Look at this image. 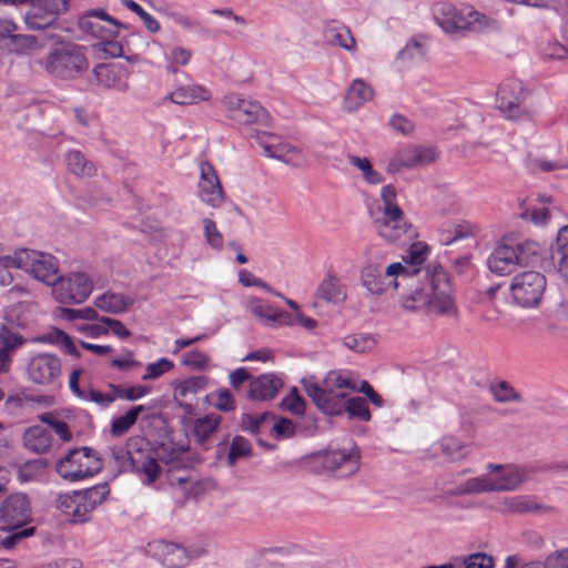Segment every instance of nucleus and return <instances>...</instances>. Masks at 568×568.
<instances>
[{"instance_id":"obj_10","label":"nucleus","mask_w":568,"mask_h":568,"mask_svg":"<svg viewBox=\"0 0 568 568\" xmlns=\"http://www.w3.org/2000/svg\"><path fill=\"white\" fill-rule=\"evenodd\" d=\"M94 288V282L89 274L82 271H71L58 275L52 285V296L65 305H78L84 303Z\"/></svg>"},{"instance_id":"obj_26","label":"nucleus","mask_w":568,"mask_h":568,"mask_svg":"<svg viewBox=\"0 0 568 568\" xmlns=\"http://www.w3.org/2000/svg\"><path fill=\"white\" fill-rule=\"evenodd\" d=\"M94 75L99 84L104 88L114 89L120 92H126L129 90V71L124 65L102 63L94 68Z\"/></svg>"},{"instance_id":"obj_49","label":"nucleus","mask_w":568,"mask_h":568,"mask_svg":"<svg viewBox=\"0 0 568 568\" xmlns=\"http://www.w3.org/2000/svg\"><path fill=\"white\" fill-rule=\"evenodd\" d=\"M379 215H389L398 212H404L397 204V191L392 184L384 185L381 189Z\"/></svg>"},{"instance_id":"obj_52","label":"nucleus","mask_w":568,"mask_h":568,"mask_svg":"<svg viewBox=\"0 0 568 568\" xmlns=\"http://www.w3.org/2000/svg\"><path fill=\"white\" fill-rule=\"evenodd\" d=\"M28 305L24 303H18L4 311L3 323L12 327L23 328L28 324V318L24 313Z\"/></svg>"},{"instance_id":"obj_30","label":"nucleus","mask_w":568,"mask_h":568,"mask_svg":"<svg viewBox=\"0 0 568 568\" xmlns=\"http://www.w3.org/2000/svg\"><path fill=\"white\" fill-rule=\"evenodd\" d=\"M69 416L59 412H45L38 416V419L48 426V429L55 435V447L63 446L73 440V433L68 422Z\"/></svg>"},{"instance_id":"obj_13","label":"nucleus","mask_w":568,"mask_h":568,"mask_svg":"<svg viewBox=\"0 0 568 568\" xmlns=\"http://www.w3.org/2000/svg\"><path fill=\"white\" fill-rule=\"evenodd\" d=\"M20 270L34 280L52 286L59 275V261L50 253L18 248Z\"/></svg>"},{"instance_id":"obj_27","label":"nucleus","mask_w":568,"mask_h":568,"mask_svg":"<svg viewBox=\"0 0 568 568\" xmlns=\"http://www.w3.org/2000/svg\"><path fill=\"white\" fill-rule=\"evenodd\" d=\"M207 385L209 378L206 376H191L175 381L172 383L173 398L180 407L191 412L193 409L192 405L184 402L205 390Z\"/></svg>"},{"instance_id":"obj_57","label":"nucleus","mask_w":568,"mask_h":568,"mask_svg":"<svg viewBox=\"0 0 568 568\" xmlns=\"http://www.w3.org/2000/svg\"><path fill=\"white\" fill-rule=\"evenodd\" d=\"M344 407L351 417H356L362 420L371 419V413L367 403L362 397H353L345 403L343 402V408Z\"/></svg>"},{"instance_id":"obj_46","label":"nucleus","mask_w":568,"mask_h":568,"mask_svg":"<svg viewBox=\"0 0 568 568\" xmlns=\"http://www.w3.org/2000/svg\"><path fill=\"white\" fill-rule=\"evenodd\" d=\"M348 162L362 173L363 180L371 185H378L384 182L383 174L375 170L367 158L348 155Z\"/></svg>"},{"instance_id":"obj_55","label":"nucleus","mask_w":568,"mask_h":568,"mask_svg":"<svg viewBox=\"0 0 568 568\" xmlns=\"http://www.w3.org/2000/svg\"><path fill=\"white\" fill-rule=\"evenodd\" d=\"M192 58V51L183 47H173L166 54V70L175 73L179 65H186Z\"/></svg>"},{"instance_id":"obj_32","label":"nucleus","mask_w":568,"mask_h":568,"mask_svg":"<svg viewBox=\"0 0 568 568\" xmlns=\"http://www.w3.org/2000/svg\"><path fill=\"white\" fill-rule=\"evenodd\" d=\"M179 105L196 104L211 99V92L202 84L179 85L165 98Z\"/></svg>"},{"instance_id":"obj_1","label":"nucleus","mask_w":568,"mask_h":568,"mask_svg":"<svg viewBox=\"0 0 568 568\" xmlns=\"http://www.w3.org/2000/svg\"><path fill=\"white\" fill-rule=\"evenodd\" d=\"M399 305L408 312L425 311L449 318L458 317V307L454 300L450 278L447 272L437 264L426 268L424 281L419 286L400 296Z\"/></svg>"},{"instance_id":"obj_6","label":"nucleus","mask_w":568,"mask_h":568,"mask_svg":"<svg viewBox=\"0 0 568 568\" xmlns=\"http://www.w3.org/2000/svg\"><path fill=\"white\" fill-rule=\"evenodd\" d=\"M540 246L535 241L509 243L503 241L487 260L488 268L497 275L513 273L518 265L529 264L538 255Z\"/></svg>"},{"instance_id":"obj_24","label":"nucleus","mask_w":568,"mask_h":568,"mask_svg":"<svg viewBox=\"0 0 568 568\" xmlns=\"http://www.w3.org/2000/svg\"><path fill=\"white\" fill-rule=\"evenodd\" d=\"M326 390H328L332 403L341 405L343 410V400L351 392H356L357 379L349 371H331L324 378Z\"/></svg>"},{"instance_id":"obj_54","label":"nucleus","mask_w":568,"mask_h":568,"mask_svg":"<svg viewBox=\"0 0 568 568\" xmlns=\"http://www.w3.org/2000/svg\"><path fill=\"white\" fill-rule=\"evenodd\" d=\"M202 224L206 244L214 250H221L224 244V237L217 229L216 223L211 219H204Z\"/></svg>"},{"instance_id":"obj_42","label":"nucleus","mask_w":568,"mask_h":568,"mask_svg":"<svg viewBox=\"0 0 568 568\" xmlns=\"http://www.w3.org/2000/svg\"><path fill=\"white\" fill-rule=\"evenodd\" d=\"M55 18L39 6L34 0L30 9L24 14V23L30 30H41L49 28L55 22Z\"/></svg>"},{"instance_id":"obj_59","label":"nucleus","mask_w":568,"mask_h":568,"mask_svg":"<svg viewBox=\"0 0 568 568\" xmlns=\"http://www.w3.org/2000/svg\"><path fill=\"white\" fill-rule=\"evenodd\" d=\"M12 50L18 54H26L38 49V40L34 36L12 34Z\"/></svg>"},{"instance_id":"obj_40","label":"nucleus","mask_w":568,"mask_h":568,"mask_svg":"<svg viewBox=\"0 0 568 568\" xmlns=\"http://www.w3.org/2000/svg\"><path fill=\"white\" fill-rule=\"evenodd\" d=\"M65 163L70 173L79 178H91L97 169L92 161L88 160L80 151L71 150L65 153Z\"/></svg>"},{"instance_id":"obj_47","label":"nucleus","mask_w":568,"mask_h":568,"mask_svg":"<svg viewBox=\"0 0 568 568\" xmlns=\"http://www.w3.org/2000/svg\"><path fill=\"white\" fill-rule=\"evenodd\" d=\"M20 270L18 248L8 252V254H0V285L9 286L13 282L11 270Z\"/></svg>"},{"instance_id":"obj_31","label":"nucleus","mask_w":568,"mask_h":568,"mask_svg":"<svg viewBox=\"0 0 568 568\" xmlns=\"http://www.w3.org/2000/svg\"><path fill=\"white\" fill-rule=\"evenodd\" d=\"M323 34L329 45L342 48L349 53L356 51V40L345 24L337 21L328 22L324 27Z\"/></svg>"},{"instance_id":"obj_45","label":"nucleus","mask_w":568,"mask_h":568,"mask_svg":"<svg viewBox=\"0 0 568 568\" xmlns=\"http://www.w3.org/2000/svg\"><path fill=\"white\" fill-rule=\"evenodd\" d=\"M342 344L352 352L364 354L373 351L377 341L369 333H355L343 337Z\"/></svg>"},{"instance_id":"obj_48","label":"nucleus","mask_w":568,"mask_h":568,"mask_svg":"<svg viewBox=\"0 0 568 568\" xmlns=\"http://www.w3.org/2000/svg\"><path fill=\"white\" fill-rule=\"evenodd\" d=\"M438 447L446 459L456 462L467 456L466 446L457 438L445 437L438 443Z\"/></svg>"},{"instance_id":"obj_2","label":"nucleus","mask_w":568,"mask_h":568,"mask_svg":"<svg viewBox=\"0 0 568 568\" xmlns=\"http://www.w3.org/2000/svg\"><path fill=\"white\" fill-rule=\"evenodd\" d=\"M530 473L529 467L520 464L489 463L485 474L465 480L459 491L462 494L514 493L529 480Z\"/></svg>"},{"instance_id":"obj_7","label":"nucleus","mask_w":568,"mask_h":568,"mask_svg":"<svg viewBox=\"0 0 568 568\" xmlns=\"http://www.w3.org/2000/svg\"><path fill=\"white\" fill-rule=\"evenodd\" d=\"M108 495V485H98L83 491L58 495L55 507L68 520L83 523L90 518V514L105 500Z\"/></svg>"},{"instance_id":"obj_4","label":"nucleus","mask_w":568,"mask_h":568,"mask_svg":"<svg viewBox=\"0 0 568 568\" xmlns=\"http://www.w3.org/2000/svg\"><path fill=\"white\" fill-rule=\"evenodd\" d=\"M433 16L440 29L448 34L481 32L497 28L494 19L467 4L438 2L433 8Z\"/></svg>"},{"instance_id":"obj_16","label":"nucleus","mask_w":568,"mask_h":568,"mask_svg":"<svg viewBox=\"0 0 568 568\" xmlns=\"http://www.w3.org/2000/svg\"><path fill=\"white\" fill-rule=\"evenodd\" d=\"M255 140L267 158L276 159L295 168H302L307 164L306 154L296 145L278 141L274 135L266 133H257Z\"/></svg>"},{"instance_id":"obj_15","label":"nucleus","mask_w":568,"mask_h":568,"mask_svg":"<svg viewBox=\"0 0 568 568\" xmlns=\"http://www.w3.org/2000/svg\"><path fill=\"white\" fill-rule=\"evenodd\" d=\"M243 305L245 311L265 327L277 329L295 326V321L291 313L274 306L261 297L247 296Z\"/></svg>"},{"instance_id":"obj_29","label":"nucleus","mask_w":568,"mask_h":568,"mask_svg":"<svg viewBox=\"0 0 568 568\" xmlns=\"http://www.w3.org/2000/svg\"><path fill=\"white\" fill-rule=\"evenodd\" d=\"M23 447L38 455L47 454L55 447V442L51 432L41 426L32 425L22 434Z\"/></svg>"},{"instance_id":"obj_41","label":"nucleus","mask_w":568,"mask_h":568,"mask_svg":"<svg viewBox=\"0 0 568 568\" xmlns=\"http://www.w3.org/2000/svg\"><path fill=\"white\" fill-rule=\"evenodd\" d=\"M425 57L424 44L416 39L406 43V45L397 53L395 62L400 69H408L414 63L419 62Z\"/></svg>"},{"instance_id":"obj_35","label":"nucleus","mask_w":568,"mask_h":568,"mask_svg":"<svg viewBox=\"0 0 568 568\" xmlns=\"http://www.w3.org/2000/svg\"><path fill=\"white\" fill-rule=\"evenodd\" d=\"M500 511L511 515H525L537 513L544 508L535 496L531 495H514L504 497L499 501Z\"/></svg>"},{"instance_id":"obj_63","label":"nucleus","mask_w":568,"mask_h":568,"mask_svg":"<svg viewBox=\"0 0 568 568\" xmlns=\"http://www.w3.org/2000/svg\"><path fill=\"white\" fill-rule=\"evenodd\" d=\"M554 258H568V225L562 226L558 232L554 247Z\"/></svg>"},{"instance_id":"obj_34","label":"nucleus","mask_w":568,"mask_h":568,"mask_svg":"<svg viewBox=\"0 0 568 568\" xmlns=\"http://www.w3.org/2000/svg\"><path fill=\"white\" fill-rule=\"evenodd\" d=\"M140 443L142 444L143 440L130 438L126 447L115 446L111 448V456L120 471H132L134 465L140 463L138 459L142 448V445H139Z\"/></svg>"},{"instance_id":"obj_14","label":"nucleus","mask_w":568,"mask_h":568,"mask_svg":"<svg viewBox=\"0 0 568 568\" xmlns=\"http://www.w3.org/2000/svg\"><path fill=\"white\" fill-rule=\"evenodd\" d=\"M377 234L387 243L404 245L417 237V231L404 212L379 215L374 219Z\"/></svg>"},{"instance_id":"obj_56","label":"nucleus","mask_w":568,"mask_h":568,"mask_svg":"<svg viewBox=\"0 0 568 568\" xmlns=\"http://www.w3.org/2000/svg\"><path fill=\"white\" fill-rule=\"evenodd\" d=\"M173 368H174V363L171 359H169L166 357H161L158 361H155L153 363H149L145 366V372L142 375V379L143 381L156 379V378L161 377L162 375H164L165 373L172 371Z\"/></svg>"},{"instance_id":"obj_53","label":"nucleus","mask_w":568,"mask_h":568,"mask_svg":"<svg viewBox=\"0 0 568 568\" xmlns=\"http://www.w3.org/2000/svg\"><path fill=\"white\" fill-rule=\"evenodd\" d=\"M211 364V357L199 349L190 351L181 357V365L195 371H204Z\"/></svg>"},{"instance_id":"obj_9","label":"nucleus","mask_w":568,"mask_h":568,"mask_svg":"<svg viewBox=\"0 0 568 568\" xmlns=\"http://www.w3.org/2000/svg\"><path fill=\"white\" fill-rule=\"evenodd\" d=\"M101 460L89 447L71 449L57 463V473L71 483L94 476L101 469Z\"/></svg>"},{"instance_id":"obj_5","label":"nucleus","mask_w":568,"mask_h":568,"mask_svg":"<svg viewBox=\"0 0 568 568\" xmlns=\"http://www.w3.org/2000/svg\"><path fill=\"white\" fill-rule=\"evenodd\" d=\"M39 64L49 75L61 80L78 79L89 69L84 48L70 42L51 49Z\"/></svg>"},{"instance_id":"obj_22","label":"nucleus","mask_w":568,"mask_h":568,"mask_svg":"<svg viewBox=\"0 0 568 568\" xmlns=\"http://www.w3.org/2000/svg\"><path fill=\"white\" fill-rule=\"evenodd\" d=\"M199 197L212 207H219L224 202V191L216 171L209 162L200 164Z\"/></svg>"},{"instance_id":"obj_64","label":"nucleus","mask_w":568,"mask_h":568,"mask_svg":"<svg viewBox=\"0 0 568 568\" xmlns=\"http://www.w3.org/2000/svg\"><path fill=\"white\" fill-rule=\"evenodd\" d=\"M544 564L546 568H568V548L551 552Z\"/></svg>"},{"instance_id":"obj_28","label":"nucleus","mask_w":568,"mask_h":568,"mask_svg":"<svg viewBox=\"0 0 568 568\" xmlns=\"http://www.w3.org/2000/svg\"><path fill=\"white\" fill-rule=\"evenodd\" d=\"M375 97L373 87L361 78L354 79L347 88L342 108L348 113L358 111L365 103L372 101Z\"/></svg>"},{"instance_id":"obj_20","label":"nucleus","mask_w":568,"mask_h":568,"mask_svg":"<svg viewBox=\"0 0 568 568\" xmlns=\"http://www.w3.org/2000/svg\"><path fill=\"white\" fill-rule=\"evenodd\" d=\"M230 116L240 124H268V112L256 101L227 95L223 100Z\"/></svg>"},{"instance_id":"obj_43","label":"nucleus","mask_w":568,"mask_h":568,"mask_svg":"<svg viewBox=\"0 0 568 568\" xmlns=\"http://www.w3.org/2000/svg\"><path fill=\"white\" fill-rule=\"evenodd\" d=\"M48 467L43 458L28 460L19 466L17 476L20 483H31L40 480Z\"/></svg>"},{"instance_id":"obj_3","label":"nucleus","mask_w":568,"mask_h":568,"mask_svg":"<svg viewBox=\"0 0 568 568\" xmlns=\"http://www.w3.org/2000/svg\"><path fill=\"white\" fill-rule=\"evenodd\" d=\"M387 255L385 253H375L373 248H367L365 262L359 271L361 286L369 296L381 297L395 293L405 283L402 277V268L393 262L384 265Z\"/></svg>"},{"instance_id":"obj_50","label":"nucleus","mask_w":568,"mask_h":568,"mask_svg":"<svg viewBox=\"0 0 568 568\" xmlns=\"http://www.w3.org/2000/svg\"><path fill=\"white\" fill-rule=\"evenodd\" d=\"M18 327H12L8 324L0 326V347L14 352L24 343L23 336L17 331Z\"/></svg>"},{"instance_id":"obj_11","label":"nucleus","mask_w":568,"mask_h":568,"mask_svg":"<svg viewBox=\"0 0 568 568\" xmlns=\"http://www.w3.org/2000/svg\"><path fill=\"white\" fill-rule=\"evenodd\" d=\"M311 465L320 474L347 478L359 469V454L356 448L329 449L314 455Z\"/></svg>"},{"instance_id":"obj_51","label":"nucleus","mask_w":568,"mask_h":568,"mask_svg":"<svg viewBox=\"0 0 568 568\" xmlns=\"http://www.w3.org/2000/svg\"><path fill=\"white\" fill-rule=\"evenodd\" d=\"M205 400L214 408L222 412L235 409V400L227 389H219L205 396Z\"/></svg>"},{"instance_id":"obj_23","label":"nucleus","mask_w":568,"mask_h":568,"mask_svg":"<svg viewBox=\"0 0 568 568\" xmlns=\"http://www.w3.org/2000/svg\"><path fill=\"white\" fill-rule=\"evenodd\" d=\"M429 254L430 247L425 242H414L402 255L400 261L393 262L402 268L403 273L400 275L406 284L409 280L419 275Z\"/></svg>"},{"instance_id":"obj_25","label":"nucleus","mask_w":568,"mask_h":568,"mask_svg":"<svg viewBox=\"0 0 568 568\" xmlns=\"http://www.w3.org/2000/svg\"><path fill=\"white\" fill-rule=\"evenodd\" d=\"M314 294L316 298L331 305L343 304L347 298L346 286L332 267L326 271Z\"/></svg>"},{"instance_id":"obj_17","label":"nucleus","mask_w":568,"mask_h":568,"mask_svg":"<svg viewBox=\"0 0 568 568\" xmlns=\"http://www.w3.org/2000/svg\"><path fill=\"white\" fill-rule=\"evenodd\" d=\"M61 373L62 362L58 355L51 353H39L27 365L28 378L40 386H53Z\"/></svg>"},{"instance_id":"obj_33","label":"nucleus","mask_w":568,"mask_h":568,"mask_svg":"<svg viewBox=\"0 0 568 568\" xmlns=\"http://www.w3.org/2000/svg\"><path fill=\"white\" fill-rule=\"evenodd\" d=\"M282 386L283 382L278 376L264 374L251 381L248 396L254 400L272 399Z\"/></svg>"},{"instance_id":"obj_39","label":"nucleus","mask_w":568,"mask_h":568,"mask_svg":"<svg viewBox=\"0 0 568 568\" xmlns=\"http://www.w3.org/2000/svg\"><path fill=\"white\" fill-rule=\"evenodd\" d=\"M222 417L211 413L194 419L191 428L192 436L200 444L205 443L219 428Z\"/></svg>"},{"instance_id":"obj_60","label":"nucleus","mask_w":568,"mask_h":568,"mask_svg":"<svg viewBox=\"0 0 568 568\" xmlns=\"http://www.w3.org/2000/svg\"><path fill=\"white\" fill-rule=\"evenodd\" d=\"M251 452V445L247 439L242 436H235L231 443L229 452V463L235 464L239 458L248 456Z\"/></svg>"},{"instance_id":"obj_62","label":"nucleus","mask_w":568,"mask_h":568,"mask_svg":"<svg viewBox=\"0 0 568 568\" xmlns=\"http://www.w3.org/2000/svg\"><path fill=\"white\" fill-rule=\"evenodd\" d=\"M503 568H546L544 561L540 560H529L526 561L524 558L518 555H509L505 558Z\"/></svg>"},{"instance_id":"obj_8","label":"nucleus","mask_w":568,"mask_h":568,"mask_svg":"<svg viewBox=\"0 0 568 568\" xmlns=\"http://www.w3.org/2000/svg\"><path fill=\"white\" fill-rule=\"evenodd\" d=\"M148 552L164 568H185L192 560L205 556L207 548L204 544L184 546L179 542L158 539L148 544Z\"/></svg>"},{"instance_id":"obj_38","label":"nucleus","mask_w":568,"mask_h":568,"mask_svg":"<svg viewBox=\"0 0 568 568\" xmlns=\"http://www.w3.org/2000/svg\"><path fill=\"white\" fill-rule=\"evenodd\" d=\"M133 298L121 293L104 292L94 298V306L104 313L121 314L133 305Z\"/></svg>"},{"instance_id":"obj_37","label":"nucleus","mask_w":568,"mask_h":568,"mask_svg":"<svg viewBox=\"0 0 568 568\" xmlns=\"http://www.w3.org/2000/svg\"><path fill=\"white\" fill-rule=\"evenodd\" d=\"M302 384L307 395L322 410L331 415L341 413V405L332 403L331 395L328 390H326L324 383L323 386H321L314 377H306L302 381Z\"/></svg>"},{"instance_id":"obj_12","label":"nucleus","mask_w":568,"mask_h":568,"mask_svg":"<svg viewBox=\"0 0 568 568\" xmlns=\"http://www.w3.org/2000/svg\"><path fill=\"white\" fill-rule=\"evenodd\" d=\"M547 287L546 276L538 271H524L510 282L509 293L513 302L523 308L537 307Z\"/></svg>"},{"instance_id":"obj_18","label":"nucleus","mask_w":568,"mask_h":568,"mask_svg":"<svg viewBox=\"0 0 568 568\" xmlns=\"http://www.w3.org/2000/svg\"><path fill=\"white\" fill-rule=\"evenodd\" d=\"M437 159V152L433 148L406 145L393 153L388 163L389 173H398L403 170L422 168L433 163Z\"/></svg>"},{"instance_id":"obj_61","label":"nucleus","mask_w":568,"mask_h":568,"mask_svg":"<svg viewBox=\"0 0 568 568\" xmlns=\"http://www.w3.org/2000/svg\"><path fill=\"white\" fill-rule=\"evenodd\" d=\"M60 312L61 317L70 322L78 318L87 321H97L99 318L97 310L90 306L80 310L63 307Z\"/></svg>"},{"instance_id":"obj_36","label":"nucleus","mask_w":568,"mask_h":568,"mask_svg":"<svg viewBox=\"0 0 568 568\" xmlns=\"http://www.w3.org/2000/svg\"><path fill=\"white\" fill-rule=\"evenodd\" d=\"M138 459L140 463L134 465L132 471L136 473L144 484L149 485L155 481L161 475L162 469L153 452L148 447V444L142 443Z\"/></svg>"},{"instance_id":"obj_58","label":"nucleus","mask_w":568,"mask_h":568,"mask_svg":"<svg viewBox=\"0 0 568 568\" xmlns=\"http://www.w3.org/2000/svg\"><path fill=\"white\" fill-rule=\"evenodd\" d=\"M462 562L465 568H495L496 561L491 555L486 552H473L463 557Z\"/></svg>"},{"instance_id":"obj_19","label":"nucleus","mask_w":568,"mask_h":568,"mask_svg":"<svg viewBox=\"0 0 568 568\" xmlns=\"http://www.w3.org/2000/svg\"><path fill=\"white\" fill-rule=\"evenodd\" d=\"M31 516L30 503L24 494L10 495L0 507V528L12 531L24 526Z\"/></svg>"},{"instance_id":"obj_21","label":"nucleus","mask_w":568,"mask_h":568,"mask_svg":"<svg viewBox=\"0 0 568 568\" xmlns=\"http://www.w3.org/2000/svg\"><path fill=\"white\" fill-rule=\"evenodd\" d=\"M527 95L528 92L519 80H507L497 93L498 108L506 118L517 119L523 113L521 105Z\"/></svg>"},{"instance_id":"obj_44","label":"nucleus","mask_w":568,"mask_h":568,"mask_svg":"<svg viewBox=\"0 0 568 568\" xmlns=\"http://www.w3.org/2000/svg\"><path fill=\"white\" fill-rule=\"evenodd\" d=\"M145 410L143 405L132 406L125 414L112 419L111 434L113 436H122L128 433L136 423L140 414Z\"/></svg>"}]
</instances>
